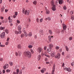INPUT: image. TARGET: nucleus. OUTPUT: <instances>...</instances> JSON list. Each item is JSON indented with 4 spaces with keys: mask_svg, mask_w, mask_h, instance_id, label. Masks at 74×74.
I'll return each instance as SVG.
<instances>
[{
    "mask_svg": "<svg viewBox=\"0 0 74 74\" xmlns=\"http://www.w3.org/2000/svg\"><path fill=\"white\" fill-rule=\"evenodd\" d=\"M40 33L42 35H43V31L42 30H40L39 31Z\"/></svg>",
    "mask_w": 74,
    "mask_h": 74,
    "instance_id": "nucleus-19",
    "label": "nucleus"
},
{
    "mask_svg": "<svg viewBox=\"0 0 74 74\" xmlns=\"http://www.w3.org/2000/svg\"><path fill=\"white\" fill-rule=\"evenodd\" d=\"M15 55L16 56H18V53L17 52H16L15 53Z\"/></svg>",
    "mask_w": 74,
    "mask_h": 74,
    "instance_id": "nucleus-37",
    "label": "nucleus"
},
{
    "mask_svg": "<svg viewBox=\"0 0 74 74\" xmlns=\"http://www.w3.org/2000/svg\"><path fill=\"white\" fill-rule=\"evenodd\" d=\"M28 35L29 36H30V37H31V36H32V33L31 32L29 33L28 34Z\"/></svg>",
    "mask_w": 74,
    "mask_h": 74,
    "instance_id": "nucleus-36",
    "label": "nucleus"
},
{
    "mask_svg": "<svg viewBox=\"0 0 74 74\" xmlns=\"http://www.w3.org/2000/svg\"><path fill=\"white\" fill-rule=\"evenodd\" d=\"M70 14L71 15L73 14V11H71L70 12Z\"/></svg>",
    "mask_w": 74,
    "mask_h": 74,
    "instance_id": "nucleus-42",
    "label": "nucleus"
},
{
    "mask_svg": "<svg viewBox=\"0 0 74 74\" xmlns=\"http://www.w3.org/2000/svg\"><path fill=\"white\" fill-rule=\"evenodd\" d=\"M65 70H66V71H67L68 70V68H65L64 69Z\"/></svg>",
    "mask_w": 74,
    "mask_h": 74,
    "instance_id": "nucleus-60",
    "label": "nucleus"
},
{
    "mask_svg": "<svg viewBox=\"0 0 74 74\" xmlns=\"http://www.w3.org/2000/svg\"><path fill=\"white\" fill-rule=\"evenodd\" d=\"M41 55H39L38 56V60H40L41 59Z\"/></svg>",
    "mask_w": 74,
    "mask_h": 74,
    "instance_id": "nucleus-24",
    "label": "nucleus"
},
{
    "mask_svg": "<svg viewBox=\"0 0 74 74\" xmlns=\"http://www.w3.org/2000/svg\"><path fill=\"white\" fill-rule=\"evenodd\" d=\"M9 67L8 64H5V66H3V68L4 70H5L7 68H8Z\"/></svg>",
    "mask_w": 74,
    "mask_h": 74,
    "instance_id": "nucleus-8",
    "label": "nucleus"
},
{
    "mask_svg": "<svg viewBox=\"0 0 74 74\" xmlns=\"http://www.w3.org/2000/svg\"><path fill=\"white\" fill-rule=\"evenodd\" d=\"M0 46L1 47H5V45H1Z\"/></svg>",
    "mask_w": 74,
    "mask_h": 74,
    "instance_id": "nucleus-49",
    "label": "nucleus"
},
{
    "mask_svg": "<svg viewBox=\"0 0 74 74\" xmlns=\"http://www.w3.org/2000/svg\"><path fill=\"white\" fill-rule=\"evenodd\" d=\"M5 32L6 33H7V34H8V33H9V31H8V30L7 29H6L5 30Z\"/></svg>",
    "mask_w": 74,
    "mask_h": 74,
    "instance_id": "nucleus-22",
    "label": "nucleus"
},
{
    "mask_svg": "<svg viewBox=\"0 0 74 74\" xmlns=\"http://www.w3.org/2000/svg\"><path fill=\"white\" fill-rule=\"evenodd\" d=\"M25 55L26 56H27L29 58H31L32 57V55H31V52L29 51H26L25 52Z\"/></svg>",
    "mask_w": 74,
    "mask_h": 74,
    "instance_id": "nucleus-1",
    "label": "nucleus"
},
{
    "mask_svg": "<svg viewBox=\"0 0 74 74\" xmlns=\"http://www.w3.org/2000/svg\"><path fill=\"white\" fill-rule=\"evenodd\" d=\"M62 25V27L64 30H66V29H67V26H66V25H65V24L64 23H63Z\"/></svg>",
    "mask_w": 74,
    "mask_h": 74,
    "instance_id": "nucleus-9",
    "label": "nucleus"
},
{
    "mask_svg": "<svg viewBox=\"0 0 74 74\" xmlns=\"http://www.w3.org/2000/svg\"><path fill=\"white\" fill-rule=\"evenodd\" d=\"M9 63L10 66H12V65H13V62H9Z\"/></svg>",
    "mask_w": 74,
    "mask_h": 74,
    "instance_id": "nucleus-25",
    "label": "nucleus"
},
{
    "mask_svg": "<svg viewBox=\"0 0 74 74\" xmlns=\"http://www.w3.org/2000/svg\"><path fill=\"white\" fill-rule=\"evenodd\" d=\"M41 55L42 56H44V55L46 57H47V58H51V56H49L47 54H44L42 52V53H41Z\"/></svg>",
    "mask_w": 74,
    "mask_h": 74,
    "instance_id": "nucleus-5",
    "label": "nucleus"
},
{
    "mask_svg": "<svg viewBox=\"0 0 74 74\" xmlns=\"http://www.w3.org/2000/svg\"><path fill=\"white\" fill-rule=\"evenodd\" d=\"M44 50H45V51H46V50H47V47L46 46H45L44 47Z\"/></svg>",
    "mask_w": 74,
    "mask_h": 74,
    "instance_id": "nucleus-55",
    "label": "nucleus"
},
{
    "mask_svg": "<svg viewBox=\"0 0 74 74\" xmlns=\"http://www.w3.org/2000/svg\"><path fill=\"white\" fill-rule=\"evenodd\" d=\"M15 13V15H16V16H17L18 15V12H14Z\"/></svg>",
    "mask_w": 74,
    "mask_h": 74,
    "instance_id": "nucleus-38",
    "label": "nucleus"
},
{
    "mask_svg": "<svg viewBox=\"0 0 74 74\" xmlns=\"http://www.w3.org/2000/svg\"><path fill=\"white\" fill-rule=\"evenodd\" d=\"M71 19H74V16H71Z\"/></svg>",
    "mask_w": 74,
    "mask_h": 74,
    "instance_id": "nucleus-56",
    "label": "nucleus"
},
{
    "mask_svg": "<svg viewBox=\"0 0 74 74\" xmlns=\"http://www.w3.org/2000/svg\"><path fill=\"white\" fill-rule=\"evenodd\" d=\"M60 54L59 53H57V56H55V58L56 59H60Z\"/></svg>",
    "mask_w": 74,
    "mask_h": 74,
    "instance_id": "nucleus-6",
    "label": "nucleus"
},
{
    "mask_svg": "<svg viewBox=\"0 0 74 74\" xmlns=\"http://www.w3.org/2000/svg\"><path fill=\"white\" fill-rule=\"evenodd\" d=\"M9 40H10V38L9 37L6 40L7 41H9Z\"/></svg>",
    "mask_w": 74,
    "mask_h": 74,
    "instance_id": "nucleus-61",
    "label": "nucleus"
},
{
    "mask_svg": "<svg viewBox=\"0 0 74 74\" xmlns=\"http://www.w3.org/2000/svg\"><path fill=\"white\" fill-rule=\"evenodd\" d=\"M72 39H73V37H70L69 38V40H72Z\"/></svg>",
    "mask_w": 74,
    "mask_h": 74,
    "instance_id": "nucleus-45",
    "label": "nucleus"
},
{
    "mask_svg": "<svg viewBox=\"0 0 74 74\" xmlns=\"http://www.w3.org/2000/svg\"><path fill=\"white\" fill-rule=\"evenodd\" d=\"M34 38L35 39H37V35H35Z\"/></svg>",
    "mask_w": 74,
    "mask_h": 74,
    "instance_id": "nucleus-54",
    "label": "nucleus"
},
{
    "mask_svg": "<svg viewBox=\"0 0 74 74\" xmlns=\"http://www.w3.org/2000/svg\"><path fill=\"white\" fill-rule=\"evenodd\" d=\"M24 36V35L23 34H21V38H23V36Z\"/></svg>",
    "mask_w": 74,
    "mask_h": 74,
    "instance_id": "nucleus-43",
    "label": "nucleus"
},
{
    "mask_svg": "<svg viewBox=\"0 0 74 74\" xmlns=\"http://www.w3.org/2000/svg\"><path fill=\"white\" fill-rule=\"evenodd\" d=\"M28 48H29L30 49L31 48H33V46L32 45H29L28 46Z\"/></svg>",
    "mask_w": 74,
    "mask_h": 74,
    "instance_id": "nucleus-26",
    "label": "nucleus"
},
{
    "mask_svg": "<svg viewBox=\"0 0 74 74\" xmlns=\"http://www.w3.org/2000/svg\"><path fill=\"white\" fill-rule=\"evenodd\" d=\"M71 64L72 66H73L74 65V62H72V63H71Z\"/></svg>",
    "mask_w": 74,
    "mask_h": 74,
    "instance_id": "nucleus-44",
    "label": "nucleus"
},
{
    "mask_svg": "<svg viewBox=\"0 0 74 74\" xmlns=\"http://www.w3.org/2000/svg\"><path fill=\"white\" fill-rule=\"evenodd\" d=\"M37 22H38L39 21V19H37L36 20Z\"/></svg>",
    "mask_w": 74,
    "mask_h": 74,
    "instance_id": "nucleus-64",
    "label": "nucleus"
},
{
    "mask_svg": "<svg viewBox=\"0 0 74 74\" xmlns=\"http://www.w3.org/2000/svg\"><path fill=\"white\" fill-rule=\"evenodd\" d=\"M42 19H40V22H42V21H43Z\"/></svg>",
    "mask_w": 74,
    "mask_h": 74,
    "instance_id": "nucleus-59",
    "label": "nucleus"
},
{
    "mask_svg": "<svg viewBox=\"0 0 74 74\" xmlns=\"http://www.w3.org/2000/svg\"><path fill=\"white\" fill-rule=\"evenodd\" d=\"M65 49H66V50L67 52L69 51V48L67 47V46H65Z\"/></svg>",
    "mask_w": 74,
    "mask_h": 74,
    "instance_id": "nucleus-21",
    "label": "nucleus"
},
{
    "mask_svg": "<svg viewBox=\"0 0 74 74\" xmlns=\"http://www.w3.org/2000/svg\"><path fill=\"white\" fill-rule=\"evenodd\" d=\"M18 56H21V52L20 51H18Z\"/></svg>",
    "mask_w": 74,
    "mask_h": 74,
    "instance_id": "nucleus-39",
    "label": "nucleus"
},
{
    "mask_svg": "<svg viewBox=\"0 0 74 74\" xmlns=\"http://www.w3.org/2000/svg\"><path fill=\"white\" fill-rule=\"evenodd\" d=\"M23 32L24 33V36H25V37H27V36H28V35H27V33L26 31H24Z\"/></svg>",
    "mask_w": 74,
    "mask_h": 74,
    "instance_id": "nucleus-14",
    "label": "nucleus"
},
{
    "mask_svg": "<svg viewBox=\"0 0 74 74\" xmlns=\"http://www.w3.org/2000/svg\"><path fill=\"white\" fill-rule=\"evenodd\" d=\"M54 72H55V71H54V70H52L51 74H54Z\"/></svg>",
    "mask_w": 74,
    "mask_h": 74,
    "instance_id": "nucleus-52",
    "label": "nucleus"
},
{
    "mask_svg": "<svg viewBox=\"0 0 74 74\" xmlns=\"http://www.w3.org/2000/svg\"><path fill=\"white\" fill-rule=\"evenodd\" d=\"M16 16L15 15H13L14 18H16Z\"/></svg>",
    "mask_w": 74,
    "mask_h": 74,
    "instance_id": "nucleus-63",
    "label": "nucleus"
},
{
    "mask_svg": "<svg viewBox=\"0 0 74 74\" xmlns=\"http://www.w3.org/2000/svg\"><path fill=\"white\" fill-rule=\"evenodd\" d=\"M1 11H4V8H2L1 9Z\"/></svg>",
    "mask_w": 74,
    "mask_h": 74,
    "instance_id": "nucleus-48",
    "label": "nucleus"
},
{
    "mask_svg": "<svg viewBox=\"0 0 74 74\" xmlns=\"http://www.w3.org/2000/svg\"><path fill=\"white\" fill-rule=\"evenodd\" d=\"M16 73L15 72H13V74H19V70L18 69H17L16 70Z\"/></svg>",
    "mask_w": 74,
    "mask_h": 74,
    "instance_id": "nucleus-13",
    "label": "nucleus"
},
{
    "mask_svg": "<svg viewBox=\"0 0 74 74\" xmlns=\"http://www.w3.org/2000/svg\"><path fill=\"white\" fill-rule=\"evenodd\" d=\"M46 13L47 14H49L50 13V12L49 10H47L46 11Z\"/></svg>",
    "mask_w": 74,
    "mask_h": 74,
    "instance_id": "nucleus-31",
    "label": "nucleus"
},
{
    "mask_svg": "<svg viewBox=\"0 0 74 74\" xmlns=\"http://www.w3.org/2000/svg\"><path fill=\"white\" fill-rule=\"evenodd\" d=\"M52 10L53 11H55L56 10V8L54 6L52 8Z\"/></svg>",
    "mask_w": 74,
    "mask_h": 74,
    "instance_id": "nucleus-23",
    "label": "nucleus"
},
{
    "mask_svg": "<svg viewBox=\"0 0 74 74\" xmlns=\"http://www.w3.org/2000/svg\"><path fill=\"white\" fill-rule=\"evenodd\" d=\"M52 50V49L51 48H48L47 50V52H51V50Z\"/></svg>",
    "mask_w": 74,
    "mask_h": 74,
    "instance_id": "nucleus-15",
    "label": "nucleus"
},
{
    "mask_svg": "<svg viewBox=\"0 0 74 74\" xmlns=\"http://www.w3.org/2000/svg\"><path fill=\"white\" fill-rule=\"evenodd\" d=\"M5 70H3V74H4L5 73Z\"/></svg>",
    "mask_w": 74,
    "mask_h": 74,
    "instance_id": "nucleus-62",
    "label": "nucleus"
},
{
    "mask_svg": "<svg viewBox=\"0 0 74 74\" xmlns=\"http://www.w3.org/2000/svg\"><path fill=\"white\" fill-rule=\"evenodd\" d=\"M55 55V52L54 51L51 52V56H52V57H54Z\"/></svg>",
    "mask_w": 74,
    "mask_h": 74,
    "instance_id": "nucleus-10",
    "label": "nucleus"
},
{
    "mask_svg": "<svg viewBox=\"0 0 74 74\" xmlns=\"http://www.w3.org/2000/svg\"><path fill=\"white\" fill-rule=\"evenodd\" d=\"M30 51L32 53H34V51H33V50L31 49L30 50Z\"/></svg>",
    "mask_w": 74,
    "mask_h": 74,
    "instance_id": "nucleus-50",
    "label": "nucleus"
},
{
    "mask_svg": "<svg viewBox=\"0 0 74 74\" xmlns=\"http://www.w3.org/2000/svg\"><path fill=\"white\" fill-rule=\"evenodd\" d=\"M55 64H54L53 65V70H54V71H55Z\"/></svg>",
    "mask_w": 74,
    "mask_h": 74,
    "instance_id": "nucleus-30",
    "label": "nucleus"
},
{
    "mask_svg": "<svg viewBox=\"0 0 74 74\" xmlns=\"http://www.w3.org/2000/svg\"><path fill=\"white\" fill-rule=\"evenodd\" d=\"M49 48H51V49L53 47V45L52 44L50 43L49 45Z\"/></svg>",
    "mask_w": 74,
    "mask_h": 74,
    "instance_id": "nucleus-12",
    "label": "nucleus"
},
{
    "mask_svg": "<svg viewBox=\"0 0 74 74\" xmlns=\"http://www.w3.org/2000/svg\"><path fill=\"white\" fill-rule=\"evenodd\" d=\"M37 1L35 0L33 2V4H34V5H36V4H37Z\"/></svg>",
    "mask_w": 74,
    "mask_h": 74,
    "instance_id": "nucleus-27",
    "label": "nucleus"
},
{
    "mask_svg": "<svg viewBox=\"0 0 74 74\" xmlns=\"http://www.w3.org/2000/svg\"><path fill=\"white\" fill-rule=\"evenodd\" d=\"M22 12L23 14H24L25 15H29V13H30V11H29V10H26L25 12L24 8L23 9Z\"/></svg>",
    "mask_w": 74,
    "mask_h": 74,
    "instance_id": "nucleus-2",
    "label": "nucleus"
},
{
    "mask_svg": "<svg viewBox=\"0 0 74 74\" xmlns=\"http://www.w3.org/2000/svg\"><path fill=\"white\" fill-rule=\"evenodd\" d=\"M53 38V36H48L49 40V42H51V38Z\"/></svg>",
    "mask_w": 74,
    "mask_h": 74,
    "instance_id": "nucleus-11",
    "label": "nucleus"
},
{
    "mask_svg": "<svg viewBox=\"0 0 74 74\" xmlns=\"http://www.w3.org/2000/svg\"><path fill=\"white\" fill-rule=\"evenodd\" d=\"M9 19V22L10 23H12V20L11 19Z\"/></svg>",
    "mask_w": 74,
    "mask_h": 74,
    "instance_id": "nucleus-29",
    "label": "nucleus"
},
{
    "mask_svg": "<svg viewBox=\"0 0 74 74\" xmlns=\"http://www.w3.org/2000/svg\"><path fill=\"white\" fill-rule=\"evenodd\" d=\"M45 60L46 61V62H47V61L48 60V58H46L45 59Z\"/></svg>",
    "mask_w": 74,
    "mask_h": 74,
    "instance_id": "nucleus-41",
    "label": "nucleus"
},
{
    "mask_svg": "<svg viewBox=\"0 0 74 74\" xmlns=\"http://www.w3.org/2000/svg\"><path fill=\"white\" fill-rule=\"evenodd\" d=\"M6 73H10V70L9 69H7L6 70Z\"/></svg>",
    "mask_w": 74,
    "mask_h": 74,
    "instance_id": "nucleus-34",
    "label": "nucleus"
},
{
    "mask_svg": "<svg viewBox=\"0 0 74 74\" xmlns=\"http://www.w3.org/2000/svg\"><path fill=\"white\" fill-rule=\"evenodd\" d=\"M14 32H15V34H19V31L18 32L17 31H15Z\"/></svg>",
    "mask_w": 74,
    "mask_h": 74,
    "instance_id": "nucleus-28",
    "label": "nucleus"
},
{
    "mask_svg": "<svg viewBox=\"0 0 74 74\" xmlns=\"http://www.w3.org/2000/svg\"><path fill=\"white\" fill-rule=\"evenodd\" d=\"M63 9L64 10H66V7L65 6H64V7H63Z\"/></svg>",
    "mask_w": 74,
    "mask_h": 74,
    "instance_id": "nucleus-57",
    "label": "nucleus"
},
{
    "mask_svg": "<svg viewBox=\"0 0 74 74\" xmlns=\"http://www.w3.org/2000/svg\"><path fill=\"white\" fill-rule=\"evenodd\" d=\"M19 74H22V70H20Z\"/></svg>",
    "mask_w": 74,
    "mask_h": 74,
    "instance_id": "nucleus-47",
    "label": "nucleus"
},
{
    "mask_svg": "<svg viewBox=\"0 0 74 74\" xmlns=\"http://www.w3.org/2000/svg\"><path fill=\"white\" fill-rule=\"evenodd\" d=\"M63 3V1L62 0H60L59 1V3L60 4H62V3Z\"/></svg>",
    "mask_w": 74,
    "mask_h": 74,
    "instance_id": "nucleus-16",
    "label": "nucleus"
},
{
    "mask_svg": "<svg viewBox=\"0 0 74 74\" xmlns=\"http://www.w3.org/2000/svg\"><path fill=\"white\" fill-rule=\"evenodd\" d=\"M17 48L18 49H21L22 47H21V45L20 44H19L18 45Z\"/></svg>",
    "mask_w": 74,
    "mask_h": 74,
    "instance_id": "nucleus-18",
    "label": "nucleus"
},
{
    "mask_svg": "<svg viewBox=\"0 0 74 74\" xmlns=\"http://www.w3.org/2000/svg\"><path fill=\"white\" fill-rule=\"evenodd\" d=\"M42 69L44 71H45L46 70V69H45V68H43V69Z\"/></svg>",
    "mask_w": 74,
    "mask_h": 74,
    "instance_id": "nucleus-51",
    "label": "nucleus"
},
{
    "mask_svg": "<svg viewBox=\"0 0 74 74\" xmlns=\"http://www.w3.org/2000/svg\"><path fill=\"white\" fill-rule=\"evenodd\" d=\"M67 71H69V72H70V71H71V69H70V68H68Z\"/></svg>",
    "mask_w": 74,
    "mask_h": 74,
    "instance_id": "nucleus-32",
    "label": "nucleus"
},
{
    "mask_svg": "<svg viewBox=\"0 0 74 74\" xmlns=\"http://www.w3.org/2000/svg\"><path fill=\"white\" fill-rule=\"evenodd\" d=\"M60 29H57L58 33L59 34V33H60Z\"/></svg>",
    "mask_w": 74,
    "mask_h": 74,
    "instance_id": "nucleus-40",
    "label": "nucleus"
},
{
    "mask_svg": "<svg viewBox=\"0 0 74 74\" xmlns=\"http://www.w3.org/2000/svg\"><path fill=\"white\" fill-rule=\"evenodd\" d=\"M17 22L18 23H20V21L17 20Z\"/></svg>",
    "mask_w": 74,
    "mask_h": 74,
    "instance_id": "nucleus-53",
    "label": "nucleus"
},
{
    "mask_svg": "<svg viewBox=\"0 0 74 74\" xmlns=\"http://www.w3.org/2000/svg\"><path fill=\"white\" fill-rule=\"evenodd\" d=\"M5 27H0V29L1 30H3V29H5Z\"/></svg>",
    "mask_w": 74,
    "mask_h": 74,
    "instance_id": "nucleus-20",
    "label": "nucleus"
},
{
    "mask_svg": "<svg viewBox=\"0 0 74 74\" xmlns=\"http://www.w3.org/2000/svg\"><path fill=\"white\" fill-rule=\"evenodd\" d=\"M55 48L56 49H57V50H58V49H59V46H56Z\"/></svg>",
    "mask_w": 74,
    "mask_h": 74,
    "instance_id": "nucleus-33",
    "label": "nucleus"
},
{
    "mask_svg": "<svg viewBox=\"0 0 74 74\" xmlns=\"http://www.w3.org/2000/svg\"><path fill=\"white\" fill-rule=\"evenodd\" d=\"M37 51L38 52H39V53H41V52H42V49L40 47H38L37 49Z\"/></svg>",
    "mask_w": 74,
    "mask_h": 74,
    "instance_id": "nucleus-4",
    "label": "nucleus"
},
{
    "mask_svg": "<svg viewBox=\"0 0 74 74\" xmlns=\"http://www.w3.org/2000/svg\"><path fill=\"white\" fill-rule=\"evenodd\" d=\"M21 25H19L18 26V30L19 31V34H21L22 33V31H21Z\"/></svg>",
    "mask_w": 74,
    "mask_h": 74,
    "instance_id": "nucleus-7",
    "label": "nucleus"
},
{
    "mask_svg": "<svg viewBox=\"0 0 74 74\" xmlns=\"http://www.w3.org/2000/svg\"><path fill=\"white\" fill-rule=\"evenodd\" d=\"M64 29H62L61 31V33L62 34H63L64 33Z\"/></svg>",
    "mask_w": 74,
    "mask_h": 74,
    "instance_id": "nucleus-35",
    "label": "nucleus"
},
{
    "mask_svg": "<svg viewBox=\"0 0 74 74\" xmlns=\"http://www.w3.org/2000/svg\"><path fill=\"white\" fill-rule=\"evenodd\" d=\"M40 71L41 73H44V71L42 69L40 70Z\"/></svg>",
    "mask_w": 74,
    "mask_h": 74,
    "instance_id": "nucleus-46",
    "label": "nucleus"
},
{
    "mask_svg": "<svg viewBox=\"0 0 74 74\" xmlns=\"http://www.w3.org/2000/svg\"><path fill=\"white\" fill-rule=\"evenodd\" d=\"M49 34L51 35L53 34V32H52V30L51 29H50L49 30Z\"/></svg>",
    "mask_w": 74,
    "mask_h": 74,
    "instance_id": "nucleus-17",
    "label": "nucleus"
},
{
    "mask_svg": "<svg viewBox=\"0 0 74 74\" xmlns=\"http://www.w3.org/2000/svg\"><path fill=\"white\" fill-rule=\"evenodd\" d=\"M0 37L1 38H4L5 37V32H3L1 34Z\"/></svg>",
    "mask_w": 74,
    "mask_h": 74,
    "instance_id": "nucleus-3",
    "label": "nucleus"
},
{
    "mask_svg": "<svg viewBox=\"0 0 74 74\" xmlns=\"http://www.w3.org/2000/svg\"><path fill=\"white\" fill-rule=\"evenodd\" d=\"M8 42H6L5 43V45H8Z\"/></svg>",
    "mask_w": 74,
    "mask_h": 74,
    "instance_id": "nucleus-58",
    "label": "nucleus"
}]
</instances>
